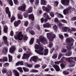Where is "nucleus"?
Listing matches in <instances>:
<instances>
[{
  "label": "nucleus",
  "instance_id": "ddd939ff",
  "mask_svg": "<svg viewBox=\"0 0 76 76\" xmlns=\"http://www.w3.org/2000/svg\"><path fill=\"white\" fill-rule=\"evenodd\" d=\"M16 50V48L15 46H12L10 48L9 52L10 53H13Z\"/></svg>",
  "mask_w": 76,
  "mask_h": 76
},
{
  "label": "nucleus",
  "instance_id": "7c9ffc66",
  "mask_svg": "<svg viewBox=\"0 0 76 76\" xmlns=\"http://www.w3.org/2000/svg\"><path fill=\"white\" fill-rule=\"evenodd\" d=\"M57 56L58 55L57 53H55L52 56V58L53 59H55L57 57Z\"/></svg>",
  "mask_w": 76,
  "mask_h": 76
},
{
  "label": "nucleus",
  "instance_id": "052dcab7",
  "mask_svg": "<svg viewBox=\"0 0 76 76\" xmlns=\"http://www.w3.org/2000/svg\"><path fill=\"white\" fill-rule=\"evenodd\" d=\"M40 67V65H39L38 64L34 66V67L35 68H38V67Z\"/></svg>",
  "mask_w": 76,
  "mask_h": 76
},
{
  "label": "nucleus",
  "instance_id": "aec40b11",
  "mask_svg": "<svg viewBox=\"0 0 76 76\" xmlns=\"http://www.w3.org/2000/svg\"><path fill=\"white\" fill-rule=\"evenodd\" d=\"M44 17H45L46 18H47V19H51V18H50L49 16L48 15V14L45 13L43 15Z\"/></svg>",
  "mask_w": 76,
  "mask_h": 76
},
{
  "label": "nucleus",
  "instance_id": "f8f14e48",
  "mask_svg": "<svg viewBox=\"0 0 76 76\" xmlns=\"http://www.w3.org/2000/svg\"><path fill=\"white\" fill-rule=\"evenodd\" d=\"M2 38L4 41L5 44L7 45V46H9V43L7 42V37L4 36Z\"/></svg>",
  "mask_w": 76,
  "mask_h": 76
},
{
  "label": "nucleus",
  "instance_id": "6ab92c4d",
  "mask_svg": "<svg viewBox=\"0 0 76 76\" xmlns=\"http://www.w3.org/2000/svg\"><path fill=\"white\" fill-rule=\"evenodd\" d=\"M55 15L56 16H57V17L58 18H63L64 17L63 16L61 15V14L59 13L58 12H56L55 13Z\"/></svg>",
  "mask_w": 76,
  "mask_h": 76
},
{
  "label": "nucleus",
  "instance_id": "8fccbe9b",
  "mask_svg": "<svg viewBox=\"0 0 76 76\" xmlns=\"http://www.w3.org/2000/svg\"><path fill=\"white\" fill-rule=\"evenodd\" d=\"M35 27L37 28V29H38V30H39V29H40V27H39V25H38V24L36 25Z\"/></svg>",
  "mask_w": 76,
  "mask_h": 76
},
{
  "label": "nucleus",
  "instance_id": "9d476101",
  "mask_svg": "<svg viewBox=\"0 0 76 76\" xmlns=\"http://www.w3.org/2000/svg\"><path fill=\"white\" fill-rule=\"evenodd\" d=\"M71 9H72V7H69L65 9L63 11L64 14L65 15H66V14H68L69 13L70 10H71Z\"/></svg>",
  "mask_w": 76,
  "mask_h": 76
},
{
  "label": "nucleus",
  "instance_id": "6e6d98bb",
  "mask_svg": "<svg viewBox=\"0 0 76 76\" xmlns=\"http://www.w3.org/2000/svg\"><path fill=\"white\" fill-rule=\"evenodd\" d=\"M9 64L8 63H5L4 65V67H7V66H9Z\"/></svg>",
  "mask_w": 76,
  "mask_h": 76
},
{
  "label": "nucleus",
  "instance_id": "0e129e2a",
  "mask_svg": "<svg viewBox=\"0 0 76 76\" xmlns=\"http://www.w3.org/2000/svg\"><path fill=\"white\" fill-rule=\"evenodd\" d=\"M20 64L21 65H23V61H19Z\"/></svg>",
  "mask_w": 76,
  "mask_h": 76
},
{
  "label": "nucleus",
  "instance_id": "7ed1b4c3",
  "mask_svg": "<svg viewBox=\"0 0 76 76\" xmlns=\"http://www.w3.org/2000/svg\"><path fill=\"white\" fill-rule=\"evenodd\" d=\"M39 39H37V42L38 44H40V41L42 44H46L48 43V41L47 40V39L42 36H40L39 37Z\"/></svg>",
  "mask_w": 76,
  "mask_h": 76
},
{
  "label": "nucleus",
  "instance_id": "4468645a",
  "mask_svg": "<svg viewBox=\"0 0 76 76\" xmlns=\"http://www.w3.org/2000/svg\"><path fill=\"white\" fill-rule=\"evenodd\" d=\"M5 12L7 14H8L9 17L10 18L11 17L10 12L9 11V8L8 7H7L5 8Z\"/></svg>",
  "mask_w": 76,
  "mask_h": 76
},
{
  "label": "nucleus",
  "instance_id": "c9c22d12",
  "mask_svg": "<svg viewBox=\"0 0 76 76\" xmlns=\"http://www.w3.org/2000/svg\"><path fill=\"white\" fill-rule=\"evenodd\" d=\"M29 33L31 34V35H35V32L33 30H31L29 32Z\"/></svg>",
  "mask_w": 76,
  "mask_h": 76
},
{
  "label": "nucleus",
  "instance_id": "0eeeda50",
  "mask_svg": "<svg viewBox=\"0 0 76 76\" xmlns=\"http://www.w3.org/2000/svg\"><path fill=\"white\" fill-rule=\"evenodd\" d=\"M52 8L50 5H48L47 7L45 6H43L42 7V9L43 11H45L47 13H50V11L51 10Z\"/></svg>",
  "mask_w": 76,
  "mask_h": 76
},
{
  "label": "nucleus",
  "instance_id": "412c9836",
  "mask_svg": "<svg viewBox=\"0 0 76 76\" xmlns=\"http://www.w3.org/2000/svg\"><path fill=\"white\" fill-rule=\"evenodd\" d=\"M13 73H14V75L16 76H19V73L15 70H13L12 71Z\"/></svg>",
  "mask_w": 76,
  "mask_h": 76
},
{
  "label": "nucleus",
  "instance_id": "2f4dec72",
  "mask_svg": "<svg viewBox=\"0 0 76 76\" xmlns=\"http://www.w3.org/2000/svg\"><path fill=\"white\" fill-rule=\"evenodd\" d=\"M34 38H31L30 41V44H33V43H34Z\"/></svg>",
  "mask_w": 76,
  "mask_h": 76
},
{
  "label": "nucleus",
  "instance_id": "c03bdc74",
  "mask_svg": "<svg viewBox=\"0 0 76 76\" xmlns=\"http://www.w3.org/2000/svg\"><path fill=\"white\" fill-rule=\"evenodd\" d=\"M53 43H52V42H49V48H51L52 47H53Z\"/></svg>",
  "mask_w": 76,
  "mask_h": 76
},
{
  "label": "nucleus",
  "instance_id": "1a4fd4ad",
  "mask_svg": "<svg viewBox=\"0 0 76 76\" xmlns=\"http://www.w3.org/2000/svg\"><path fill=\"white\" fill-rule=\"evenodd\" d=\"M26 6L24 4H22L21 6H20L18 7V9L19 10H21L22 12H24L25 10V9Z\"/></svg>",
  "mask_w": 76,
  "mask_h": 76
},
{
  "label": "nucleus",
  "instance_id": "a878e982",
  "mask_svg": "<svg viewBox=\"0 0 76 76\" xmlns=\"http://www.w3.org/2000/svg\"><path fill=\"white\" fill-rule=\"evenodd\" d=\"M17 16L18 19H23V16L21 14H18Z\"/></svg>",
  "mask_w": 76,
  "mask_h": 76
},
{
  "label": "nucleus",
  "instance_id": "c85d7f7f",
  "mask_svg": "<svg viewBox=\"0 0 76 76\" xmlns=\"http://www.w3.org/2000/svg\"><path fill=\"white\" fill-rule=\"evenodd\" d=\"M3 61L4 62L5 61H8V58L7 57L5 56L3 58Z\"/></svg>",
  "mask_w": 76,
  "mask_h": 76
},
{
  "label": "nucleus",
  "instance_id": "423d86ee",
  "mask_svg": "<svg viewBox=\"0 0 76 76\" xmlns=\"http://www.w3.org/2000/svg\"><path fill=\"white\" fill-rule=\"evenodd\" d=\"M23 37V35L22 34V31L19 32L17 36L15 35L14 36L15 39H18L19 40H20V41L22 40Z\"/></svg>",
  "mask_w": 76,
  "mask_h": 76
},
{
  "label": "nucleus",
  "instance_id": "9b49d317",
  "mask_svg": "<svg viewBox=\"0 0 76 76\" xmlns=\"http://www.w3.org/2000/svg\"><path fill=\"white\" fill-rule=\"evenodd\" d=\"M61 2L62 4H64L65 6H68L69 3V0H62Z\"/></svg>",
  "mask_w": 76,
  "mask_h": 76
},
{
  "label": "nucleus",
  "instance_id": "864d4df0",
  "mask_svg": "<svg viewBox=\"0 0 76 76\" xmlns=\"http://www.w3.org/2000/svg\"><path fill=\"white\" fill-rule=\"evenodd\" d=\"M62 56V54L61 53H60L58 57V60H60V58L61 57V56Z\"/></svg>",
  "mask_w": 76,
  "mask_h": 76
},
{
  "label": "nucleus",
  "instance_id": "a19ab883",
  "mask_svg": "<svg viewBox=\"0 0 76 76\" xmlns=\"http://www.w3.org/2000/svg\"><path fill=\"white\" fill-rule=\"evenodd\" d=\"M15 17L14 16H13L11 17V22H13L15 20Z\"/></svg>",
  "mask_w": 76,
  "mask_h": 76
},
{
  "label": "nucleus",
  "instance_id": "3c124183",
  "mask_svg": "<svg viewBox=\"0 0 76 76\" xmlns=\"http://www.w3.org/2000/svg\"><path fill=\"white\" fill-rule=\"evenodd\" d=\"M28 23H29V22L28 21H25L24 23V26H27L28 25Z\"/></svg>",
  "mask_w": 76,
  "mask_h": 76
},
{
  "label": "nucleus",
  "instance_id": "f3484780",
  "mask_svg": "<svg viewBox=\"0 0 76 76\" xmlns=\"http://www.w3.org/2000/svg\"><path fill=\"white\" fill-rule=\"evenodd\" d=\"M30 55L28 54L24 53L23 56H22V59H25V58H28L29 57Z\"/></svg>",
  "mask_w": 76,
  "mask_h": 76
},
{
  "label": "nucleus",
  "instance_id": "5fc2aeb1",
  "mask_svg": "<svg viewBox=\"0 0 76 76\" xmlns=\"http://www.w3.org/2000/svg\"><path fill=\"white\" fill-rule=\"evenodd\" d=\"M62 53H66L67 50L66 49H62L61 51Z\"/></svg>",
  "mask_w": 76,
  "mask_h": 76
},
{
  "label": "nucleus",
  "instance_id": "f03ea898",
  "mask_svg": "<svg viewBox=\"0 0 76 76\" xmlns=\"http://www.w3.org/2000/svg\"><path fill=\"white\" fill-rule=\"evenodd\" d=\"M35 48L38 50H35V52L39 54V55H43L44 54L45 56H47L48 54V49H47L44 50L43 48L42 47H39V45L37 44L35 45L34 46Z\"/></svg>",
  "mask_w": 76,
  "mask_h": 76
},
{
  "label": "nucleus",
  "instance_id": "39448f33",
  "mask_svg": "<svg viewBox=\"0 0 76 76\" xmlns=\"http://www.w3.org/2000/svg\"><path fill=\"white\" fill-rule=\"evenodd\" d=\"M47 38L49 41H53L54 39L56 37V35L53 33H48L47 34Z\"/></svg>",
  "mask_w": 76,
  "mask_h": 76
},
{
  "label": "nucleus",
  "instance_id": "4be33fe9",
  "mask_svg": "<svg viewBox=\"0 0 76 76\" xmlns=\"http://www.w3.org/2000/svg\"><path fill=\"white\" fill-rule=\"evenodd\" d=\"M8 49L7 47H5L2 50V52L4 53H7Z\"/></svg>",
  "mask_w": 76,
  "mask_h": 76
},
{
  "label": "nucleus",
  "instance_id": "338daca9",
  "mask_svg": "<svg viewBox=\"0 0 76 76\" xmlns=\"http://www.w3.org/2000/svg\"><path fill=\"white\" fill-rule=\"evenodd\" d=\"M46 67H47V65L46 64H44L42 66V67L43 69H45Z\"/></svg>",
  "mask_w": 76,
  "mask_h": 76
},
{
  "label": "nucleus",
  "instance_id": "de8ad7c7",
  "mask_svg": "<svg viewBox=\"0 0 76 76\" xmlns=\"http://www.w3.org/2000/svg\"><path fill=\"white\" fill-rule=\"evenodd\" d=\"M63 74L64 75H68L69 74V72H66L65 71H64L63 72Z\"/></svg>",
  "mask_w": 76,
  "mask_h": 76
},
{
  "label": "nucleus",
  "instance_id": "603ef678",
  "mask_svg": "<svg viewBox=\"0 0 76 76\" xmlns=\"http://www.w3.org/2000/svg\"><path fill=\"white\" fill-rule=\"evenodd\" d=\"M65 58V57H63L61 59V61H59V63H61V62H63L64 61V59Z\"/></svg>",
  "mask_w": 76,
  "mask_h": 76
},
{
  "label": "nucleus",
  "instance_id": "a211bd4d",
  "mask_svg": "<svg viewBox=\"0 0 76 76\" xmlns=\"http://www.w3.org/2000/svg\"><path fill=\"white\" fill-rule=\"evenodd\" d=\"M53 67L55 68L56 72H58L60 70V68H59V66H58L54 65Z\"/></svg>",
  "mask_w": 76,
  "mask_h": 76
},
{
  "label": "nucleus",
  "instance_id": "cd10ccee",
  "mask_svg": "<svg viewBox=\"0 0 76 76\" xmlns=\"http://www.w3.org/2000/svg\"><path fill=\"white\" fill-rule=\"evenodd\" d=\"M7 1L11 6H12L13 5V2H12V0H7Z\"/></svg>",
  "mask_w": 76,
  "mask_h": 76
},
{
  "label": "nucleus",
  "instance_id": "c756f323",
  "mask_svg": "<svg viewBox=\"0 0 76 76\" xmlns=\"http://www.w3.org/2000/svg\"><path fill=\"white\" fill-rule=\"evenodd\" d=\"M7 27L6 26H4V31L5 33H7Z\"/></svg>",
  "mask_w": 76,
  "mask_h": 76
},
{
  "label": "nucleus",
  "instance_id": "79ce46f5",
  "mask_svg": "<svg viewBox=\"0 0 76 76\" xmlns=\"http://www.w3.org/2000/svg\"><path fill=\"white\" fill-rule=\"evenodd\" d=\"M14 4L16 5L19 4V2H18V0H13Z\"/></svg>",
  "mask_w": 76,
  "mask_h": 76
},
{
  "label": "nucleus",
  "instance_id": "4d7b16f0",
  "mask_svg": "<svg viewBox=\"0 0 76 76\" xmlns=\"http://www.w3.org/2000/svg\"><path fill=\"white\" fill-rule=\"evenodd\" d=\"M59 37L61 39H63V35L60 34H59Z\"/></svg>",
  "mask_w": 76,
  "mask_h": 76
},
{
  "label": "nucleus",
  "instance_id": "f257e3e1",
  "mask_svg": "<svg viewBox=\"0 0 76 76\" xmlns=\"http://www.w3.org/2000/svg\"><path fill=\"white\" fill-rule=\"evenodd\" d=\"M74 41H75V40L71 37H69L66 39V42L67 43V44L69 45H68L66 47L68 51L66 53V56H70L72 55V51H71L72 48H71V47H70L69 45L71 46L73 45Z\"/></svg>",
  "mask_w": 76,
  "mask_h": 76
},
{
  "label": "nucleus",
  "instance_id": "473e14b6",
  "mask_svg": "<svg viewBox=\"0 0 76 76\" xmlns=\"http://www.w3.org/2000/svg\"><path fill=\"white\" fill-rule=\"evenodd\" d=\"M2 72L3 74H5L7 73V69H3L2 70Z\"/></svg>",
  "mask_w": 76,
  "mask_h": 76
},
{
  "label": "nucleus",
  "instance_id": "e433bc0d",
  "mask_svg": "<svg viewBox=\"0 0 76 76\" xmlns=\"http://www.w3.org/2000/svg\"><path fill=\"white\" fill-rule=\"evenodd\" d=\"M61 22H63V23H67V20L64 19L61 20Z\"/></svg>",
  "mask_w": 76,
  "mask_h": 76
},
{
  "label": "nucleus",
  "instance_id": "774afa93",
  "mask_svg": "<svg viewBox=\"0 0 76 76\" xmlns=\"http://www.w3.org/2000/svg\"><path fill=\"white\" fill-rule=\"evenodd\" d=\"M17 23L18 24V25H19V24L21 22V21H20V20H19L17 21Z\"/></svg>",
  "mask_w": 76,
  "mask_h": 76
},
{
  "label": "nucleus",
  "instance_id": "20e7f679",
  "mask_svg": "<svg viewBox=\"0 0 76 76\" xmlns=\"http://www.w3.org/2000/svg\"><path fill=\"white\" fill-rule=\"evenodd\" d=\"M58 26L59 29L63 31L64 32H69L72 33V31L70 28L67 27H63V24L61 23H59L58 24Z\"/></svg>",
  "mask_w": 76,
  "mask_h": 76
},
{
  "label": "nucleus",
  "instance_id": "09e8293b",
  "mask_svg": "<svg viewBox=\"0 0 76 76\" xmlns=\"http://www.w3.org/2000/svg\"><path fill=\"white\" fill-rule=\"evenodd\" d=\"M71 29L72 30H71V29H70V30H71V31L72 32L70 33H72V31H76V29L75 28H72Z\"/></svg>",
  "mask_w": 76,
  "mask_h": 76
},
{
  "label": "nucleus",
  "instance_id": "4c0bfd02",
  "mask_svg": "<svg viewBox=\"0 0 76 76\" xmlns=\"http://www.w3.org/2000/svg\"><path fill=\"white\" fill-rule=\"evenodd\" d=\"M17 69H18L19 71L20 72H21L22 73V72H23V70H22V67H19L17 68Z\"/></svg>",
  "mask_w": 76,
  "mask_h": 76
},
{
  "label": "nucleus",
  "instance_id": "37998d69",
  "mask_svg": "<svg viewBox=\"0 0 76 76\" xmlns=\"http://www.w3.org/2000/svg\"><path fill=\"white\" fill-rule=\"evenodd\" d=\"M49 14L50 15V16L52 17V18H53L54 16V14L53 13V12H50Z\"/></svg>",
  "mask_w": 76,
  "mask_h": 76
},
{
  "label": "nucleus",
  "instance_id": "a18cd8bd",
  "mask_svg": "<svg viewBox=\"0 0 76 76\" xmlns=\"http://www.w3.org/2000/svg\"><path fill=\"white\" fill-rule=\"evenodd\" d=\"M58 4V2L57 1L54 2V5L55 6H57Z\"/></svg>",
  "mask_w": 76,
  "mask_h": 76
},
{
  "label": "nucleus",
  "instance_id": "69168bd1",
  "mask_svg": "<svg viewBox=\"0 0 76 76\" xmlns=\"http://www.w3.org/2000/svg\"><path fill=\"white\" fill-rule=\"evenodd\" d=\"M40 20H41V22L42 23H44V18H42L40 19Z\"/></svg>",
  "mask_w": 76,
  "mask_h": 76
},
{
  "label": "nucleus",
  "instance_id": "58836bf2",
  "mask_svg": "<svg viewBox=\"0 0 76 76\" xmlns=\"http://www.w3.org/2000/svg\"><path fill=\"white\" fill-rule=\"evenodd\" d=\"M60 66L62 69H64V68L65 67V64L63 63L61 64Z\"/></svg>",
  "mask_w": 76,
  "mask_h": 76
},
{
  "label": "nucleus",
  "instance_id": "e2e57ef3",
  "mask_svg": "<svg viewBox=\"0 0 76 76\" xmlns=\"http://www.w3.org/2000/svg\"><path fill=\"white\" fill-rule=\"evenodd\" d=\"M64 35L65 38H67V37H69V34H67V33L64 34Z\"/></svg>",
  "mask_w": 76,
  "mask_h": 76
},
{
  "label": "nucleus",
  "instance_id": "f704fd0d",
  "mask_svg": "<svg viewBox=\"0 0 76 76\" xmlns=\"http://www.w3.org/2000/svg\"><path fill=\"white\" fill-rule=\"evenodd\" d=\"M23 69L25 72H29V69L28 68H26L25 67H23Z\"/></svg>",
  "mask_w": 76,
  "mask_h": 76
},
{
  "label": "nucleus",
  "instance_id": "13d9d810",
  "mask_svg": "<svg viewBox=\"0 0 76 76\" xmlns=\"http://www.w3.org/2000/svg\"><path fill=\"white\" fill-rule=\"evenodd\" d=\"M67 70V71H68V72H73V69L71 68L68 69Z\"/></svg>",
  "mask_w": 76,
  "mask_h": 76
},
{
  "label": "nucleus",
  "instance_id": "ea45409f",
  "mask_svg": "<svg viewBox=\"0 0 76 76\" xmlns=\"http://www.w3.org/2000/svg\"><path fill=\"white\" fill-rule=\"evenodd\" d=\"M14 26L15 27H17L19 25V24L17 23V21H15L14 23Z\"/></svg>",
  "mask_w": 76,
  "mask_h": 76
},
{
  "label": "nucleus",
  "instance_id": "dca6fc26",
  "mask_svg": "<svg viewBox=\"0 0 76 76\" xmlns=\"http://www.w3.org/2000/svg\"><path fill=\"white\" fill-rule=\"evenodd\" d=\"M43 28H50L51 26V25L49 23H47L46 24H44L43 25Z\"/></svg>",
  "mask_w": 76,
  "mask_h": 76
},
{
  "label": "nucleus",
  "instance_id": "49530a36",
  "mask_svg": "<svg viewBox=\"0 0 76 76\" xmlns=\"http://www.w3.org/2000/svg\"><path fill=\"white\" fill-rule=\"evenodd\" d=\"M53 28L54 30L56 31L57 29V26L56 25H54L53 27Z\"/></svg>",
  "mask_w": 76,
  "mask_h": 76
},
{
  "label": "nucleus",
  "instance_id": "bf43d9fd",
  "mask_svg": "<svg viewBox=\"0 0 76 76\" xmlns=\"http://www.w3.org/2000/svg\"><path fill=\"white\" fill-rule=\"evenodd\" d=\"M54 21L55 22H58L59 21L58 20V19L57 18H56L55 19Z\"/></svg>",
  "mask_w": 76,
  "mask_h": 76
},
{
  "label": "nucleus",
  "instance_id": "393cba45",
  "mask_svg": "<svg viewBox=\"0 0 76 76\" xmlns=\"http://www.w3.org/2000/svg\"><path fill=\"white\" fill-rule=\"evenodd\" d=\"M33 10V8H32V7H30L28 9V13H32V12Z\"/></svg>",
  "mask_w": 76,
  "mask_h": 76
},
{
  "label": "nucleus",
  "instance_id": "6e6552de",
  "mask_svg": "<svg viewBox=\"0 0 76 76\" xmlns=\"http://www.w3.org/2000/svg\"><path fill=\"white\" fill-rule=\"evenodd\" d=\"M70 58L71 57L66 58L67 60H68V62L69 63V67H73L75 65V62L72 60V59Z\"/></svg>",
  "mask_w": 76,
  "mask_h": 76
},
{
  "label": "nucleus",
  "instance_id": "72a5a7b5",
  "mask_svg": "<svg viewBox=\"0 0 76 76\" xmlns=\"http://www.w3.org/2000/svg\"><path fill=\"white\" fill-rule=\"evenodd\" d=\"M30 72L31 73H37V72H38V71L35 69H32L31 70Z\"/></svg>",
  "mask_w": 76,
  "mask_h": 76
},
{
  "label": "nucleus",
  "instance_id": "bb28decb",
  "mask_svg": "<svg viewBox=\"0 0 76 76\" xmlns=\"http://www.w3.org/2000/svg\"><path fill=\"white\" fill-rule=\"evenodd\" d=\"M9 61V62H12V56H10V54L8 55Z\"/></svg>",
  "mask_w": 76,
  "mask_h": 76
},
{
  "label": "nucleus",
  "instance_id": "2eb2a0df",
  "mask_svg": "<svg viewBox=\"0 0 76 76\" xmlns=\"http://www.w3.org/2000/svg\"><path fill=\"white\" fill-rule=\"evenodd\" d=\"M38 58L37 56H34L32 57L30 60V62H31L32 61H34V62H37V59Z\"/></svg>",
  "mask_w": 76,
  "mask_h": 76
},
{
  "label": "nucleus",
  "instance_id": "680f3d73",
  "mask_svg": "<svg viewBox=\"0 0 76 76\" xmlns=\"http://www.w3.org/2000/svg\"><path fill=\"white\" fill-rule=\"evenodd\" d=\"M72 20H76V17H74L71 18Z\"/></svg>",
  "mask_w": 76,
  "mask_h": 76
},
{
  "label": "nucleus",
  "instance_id": "b1692460",
  "mask_svg": "<svg viewBox=\"0 0 76 76\" xmlns=\"http://www.w3.org/2000/svg\"><path fill=\"white\" fill-rule=\"evenodd\" d=\"M29 19H31L32 20H34V16L33 14L29 15L28 16Z\"/></svg>",
  "mask_w": 76,
  "mask_h": 76
},
{
  "label": "nucleus",
  "instance_id": "5701e85b",
  "mask_svg": "<svg viewBox=\"0 0 76 76\" xmlns=\"http://www.w3.org/2000/svg\"><path fill=\"white\" fill-rule=\"evenodd\" d=\"M41 5L45 6L46 5V1L45 0H41Z\"/></svg>",
  "mask_w": 76,
  "mask_h": 76
}]
</instances>
